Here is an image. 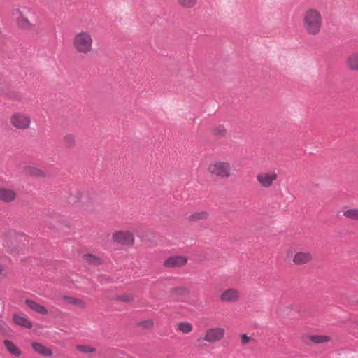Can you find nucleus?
Segmentation results:
<instances>
[{"instance_id": "1", "label": "nucleus", "mask_w": 358, "mask_h": 358, "mask_svg": "<svg viewBox=\"0 0 358 358\" xmlns=\"http://www.w3.org/2000/svg\"><path fill=\"white\" fill-rule=\"evenodd\" d=\"M324 17L317 8H308L301 15V25L304 32L310 36H316L321 34L323 28Z\"/></svg>"}, {"instance_id": "2", "label": "nucleus", "mask_w": 358, "mask_h": 358, "mask_svg": "<svg viewBox=\"0 0 358 358\" xmlns=\"http://www.w3.org/2000/svg\"><path fill=\"white\" fill-rule=\"evenodd\" d=\"M72 46L76 52L79 55L91 54L94 50V40L92 34L86 30L76 33L72 39Z\"/></svg>"}, {"instance_id": "3", "label": "nucleus", "mask_w": 358, "mask_h": 358, "mask_svg": "<svg viewBox=\"0 0 358 358\" xmlns=\"http://www.w3.org/2000/svg\"><path fill=\"white\" fill-rule=\"evenodd\" d=\"M32 13V10L29 8H13L10 10L12 20L15 22L17 27L22 30H30L34 24L29 19V15Z\"/></svg>"}, {"instance_id": "4", "label": "nucleus", "mask_w": 358, "mask_h": 358, "mask_svg": "<svg viewBox=\"0 0 358 358\" xmlns=\"http://www.w3.org/2000/svg\"><path fill=\"white\" fill-rule=\"evenodd\" d=\"M208 173L212 177L227 179L232 176V167L227 160H215L208 166Z\"/></svg>"}, {"instance_id": "5", "label": "nucleus", "mask_w": 358, "mask_h": 358, "mask_svg": "<svg viewBox=\"0 0 358 358\" xmlns=\"http://www.w3.org/2000/svg\"><path fill=\"white\" fill-rule=\"evenodd\" d=\"M75 197L80 206L87 211H92L96 205V196L88 190H78L75 193Z\"/></svg>"}, {"instance_id": "6", "label": "nucleus", "mask_w": 358, "mask_h": 358, "mask_svg": "<svg viewBox=\"0 0 358 358\" xmlns=\"http://www.w3.org/2000/svg\"><path fill=\"white\" fill-rule=\"evenodd\" d=\"M10 123L17 129L25 130L30 127L31 117L24 112H15L10 117Z\"/></svg>"}, {"instance_id": "7", "label": "nucleus", "mask_w": 358, "mask_h": 358, "mask_svg": "<svg viewBox=\"0 0 358 358\" xmlns=\"http://www.w3.org/2000/svg\"><path fill=\"white\" fill-rule=\"evenodd\" d=\"M219 299L224 303H236L241 299V292L236 287H228L220 292Z\"/></svg>"}, {"instance_id": "8", "label": "nucleus", "mask_w": 358, "mask_h": 358, "mask_svg": "<svg viewBox=\"0 0 358 358\" xmlns=\"http://www.w3.org/2000/svg\"><path fill=\"white\" fill-rule=\"evenodd\" d=\"M278 179V174L274 171L260 172L256 176L258 184L263 188H270Z\"/></svg>"}, {"instance_id": "9", "label": "nucleus", "mask_w": 358, "mask_h": 358, "mask_svg": "<svg viewBox=\"0 0 358 358\" xmlns=\"http://www.w3.org/2000/svg\"><path fill=\"white\" fill-rule=\"evenodd\" d=\"M226 331L223 327H212L206 330L203 339L209 343H215L222 341L225 336Z\"/></svg>"}, {"instance_id": "10", "label": "nucleus", "mask_w": 358, "mask_h": 358, "mask_svg": "<svg viewBox=\"0 0 358 358\" xmlns=\"http://www.w3.org/2000/svg\"><path fill=\"white\" fill-rule=\"evenodd\" d=\"M114 242L122 245H133L135 238L134 234L129 231H117L112 236Z\"/></svg>"}, {"instance_id": "11", "label": "nucleus", "mask_w": 358, "mask_h": 358, "mask_svg": "<svg viewBox=\"0 0 358 358\" xmlns=\"http://www.w3.org/2000/svg\"><path fill=\"white\" fill-rule=\"evenodd\" d=\"M187 258L183 255L170 256L163 262V266L166 268H178L185 266Z\"/></svg>"}, {"instance_id": "12", "label": "nucleus", "mask_w": 358, "mask_h": 358, "mask_svg": "<svg viewBox=\"0 0 358 358\" xmlns=\"http://www.w3.org/2000/svg\"><path fill=\"white\" fill-rule=\"evenodd\" d=\"M61 299L66 305L72 306L80 310H85L87 308L86 301L81 298L71 295H63L61 296Z\"/></svg>"}, {"instance_id": "13", "label": "nucleus", "mask_w": 358, "mask_h": 358, "mask_svg": "<svg viewBox=\"0 0 358 358\" xmlns=\"http://www.w3.org/2000/svg\"><path fill=\"white\" fill-rule=\"evenodd\" d=\"M313 259V254L309 251H299L293 257L292 262L296 266L310 263Z\"/></svg>"}, {"instance_id": "14", "label": "nucleus", "mask_w": 358, "mask_h": 358, "mask_svg": "<svg viewBox=\"0 0 358 358\" xmlns=\"http://www.w3.org/2000/svg\"><path fill=\"white\" fill-rule=\"evenodd\" d=\"M1 245L8 250V252L13 253L16 252V241L14 236L10 234H5L1 236Z\"/></svg>"}, {"instance_id": "15", "label": "nucleus", "mask_w": 358, "mask_h": 358, "mask_svg": "<svg viewBox=\"0 0 358 358\" xmlns=\"http://www.w3.org/2000/svg\"><path fill=\"white\" fill-rule=\"evenodd\" d=\"M210 217V213L207 210L194 211L186 217V221L189 223L205 221Z\"/></svg>"}, {"instance_id": "16", "label": "nucleus", "mask_w": 358, "mask_h": 358, "mask_svg": "<svg viewBox=\"0 0 358 358\" xmlns=\"http://www.w3.org/2000/svg\"><path fill=\"white\" fill-rule=\"evenodd\" d=\"M17 193L13 189L0 187V201L9 203L15 201Z\"/></svg>"}, {"instance_id": "17", "label": "nucleus", "mask_w": 358, "mask_h": 358, "mask_svg": "<svg viewBox=\"0 0 358 358\" xmlns=\"http://www.w3.org/2000/svg\"><path fill=\"white\" fill-rule=\"evenodd\" d=\"M25 304L33 311L41 314V315H47L48 314V309L43 305L37 303L36 301L31 299H26Z\"/></svg>"}, {"instance_id": "18", "label": "nucleus", "mask_w": 358, "mask_h": 358, "mask_svg": "<svg viewBox=\"0 0 358 358\" xmlns=\"http://www.w3.org/2000/svg\"><path fill=\"white\" fill-rule=\"evenodd\" d=\"M13 320L15 322V324L27 328L31 329L32 328V323L26 317H23L17 313H15L13 317Z\"/></svg>"}, {"instance_id": "19", "label": "nucleus", "mask_w": 358, "mask_h": 358, "mask_svg": "<svg viewBox=\"0 0 358 358\" xmlns=\"http://www.w3.org/2000/svg\"><path fill=\"white\" fill-rule=\"evenodd\" d=\"M24 172L27 175L33 177L43 178L46 176V173L43 170L34 166H26Z\"/></svg>"}, {"instance_id": "20", "label": "nucleus", "mask_w": 358, "mask_h": 358, "mask_svg": "<svg viewBox=\"0 0 358 358\" xmlns=\"http://www.w3.org/2000/svg\"><path fill=\"white\" fill-rule=\"evenodd\" d=\"M31 346L37 353L44 357H50L52 355V350L41 343H33Z\"/></svg>"}, {"instance_id": "21", "label": "nucleus", "mask_w": 358, "mask_h": 358, "mask_svg": "<svg viewBox=\"0 0 358 358\" xmlns=\"http://www.w3.org/2000/svg\"><path fill=\"white\" fill-rule=\"evenodd\" d=\"M346 66L350 70L358 71V52H354L347 57Z\"/></svg>"}, {"instance_id": "22", "label": "nucleus", "mask_w": 358, "mask_h": 358, "mask_svg": "<svg viewBox=\"0 0 358 358\" xmlns=\"http://www.w3.org/2000/svg\"><path fill=\"white\" fill-rule=\"evenodd\" d=\"M307 338L315 344L326 343L331 341V337L329 335H309Z\"/></svg>"}, {"instance_id": "23", "label": "nucleus", "mask_w": 358, "mask_h": 358, "mask_svg": "<svg viewBox=\"0 0 358 358\" xmlns=\"http://www.w3.org/2000/svg\"><path fill=\"white\" fill-rule=\"evenodd\" d=\"M170 293L175 296H185L189 294V289L185 286H179L172 288Z\"/></svg>"}, {"instance_id": "24", "label": "nucleus", "mask_w": 358, "mask_h": 358, "mask_svg": "<svg viewBox=\"0 0 358 358\" xmlns=\"http://www.w3.org/2000/svg\"><path fill=\"white\" fill-rule=\"evenodd\" d=\"M63 143L68 148H73L76 145V136L72 134H66L63 137Z\"/></svg>"}, {"instance_id": "25", "label": "nucleus", "mask_w": 358, "mask_h": 358, "mask_svg": "<svg viewBox=\"0 0 358 358\" xmlns=\"http://www.w3.org/2000/svg\"><path fill=\"white\" fill-rule=\"evenodd\" d=\"M4 344L7 350L13 355L19 357L21 355V351L13 342L6 340Z\"/></svg>"}, {"instance_id": "26", "label": "nucleus", "mask_w": 358, "mask_h": 358, "mask_svg": "<svg viewBox=\"0 0 358 358\" xmlns=\"http://www.w3.org/2000/svg\"><path fill=\"white\" fill-rule=\"evenodd\" d=\"M178 4L185 9H190L195 7L198 0H176Z\"/></svg>"}, {"instance_id": "27", "label": "nucleus", "mask_w": 358, "mask_h": 358, "mask_svg": "<svg viewBox=\"0 0 358 358\" xmlns=\"http://www.w3.org/2000/svg\"><path fill=\"white\" fill-rule=\"evenodd\" d=\"M83 259L86 262H87L90 264H92V265H99L101 263V259L99 257H97L94 255H92V254L84 255Z\"/></svg>"}, {"instance_id": "28", "label": "nucleus", "mask_w": 358, "mask_h": 358, "mask_svg": "<svg viewBox=\"0 0 358 358\" xmlns=\"http://www.w3.org/2000/svg\"><path fill=\"white\" fill-rule=\"evenodd\" d=\"M155 325V322L152 319H147L142 321H140L137 323V326L145 330H150L153 329Z\"/></svg>"}, {"instance_id": "29", "label": "nucleus", "mask_w": 358, "mask_h": 358, "mask_svg": "<svg viewBox=\"0 0 358 358\" xmlns=\"http://www.w3.org/2000/svg\"><path fill=\"white\" fill-rule=\"evenodd\" d=\"M343 215L350 220L358 221V208H349L343 210Z\"/></svg>"}, {"instance_id": "30", "label": "nucleus", "mask_w": 358, "mask_h": 358, "mask_svg": "<svg viewBox=\"0 0 358 358\" xmlns=\"http://www.w3.org/2000/svg\"><path fill=\"white\" fill-rule=\"evenodd\" d=\"M76 348L85 354L94 353L96 351V348L90 345H77Z\"/></svg>"}, {"instance_id": "31", "label": "nucleus", "mask_w": 358, "mask_h": 358, "mask_svg": "<svg viewBox=\"0 0 358 358\" xmlns=\"http://www.w3.org/2000/svg\"><path fill=\"white\" fill-rule=\"evenodd\" d=\"M212 134L217 137H224L227 135V129L222 125H218L213 128Z\"/></svg>"}, {"instance_id": "32", "label": "nucleus", "mask_w": 358, "mask_h": 358, "mask_svg": "<svg viewBox=\"0 0 358 358\" xmlns=\"http://www.w3.org/2000/svg\"><path fill=\"white\" fill-rule=\"evenodd\" d=\"M177 329L183 334H189L192 331V325L189 322H180L177 324Z\"/></svg>"}, {"instance_id": "33", "label": "nucleus", "mask_w": 358, "mask_h": 358, "mask_svg": "<svg viewBox=\"0 0 358 358\" xmlns=\"http://www.w3.org/2000/svg\"><path fill=\"white\" fill-rule=\"evenodd\" d=\"M117 299L127 303H131L134 301V296L131 294H124L119 295Z\"/></svg>"}, {"instance_id": "34", "label": "nucleus", "mask_w": 358, "mask_h": 358, "mask_svg": "<svg viewBox=\"0 0 358 358\" xmlns=\"http://www.w3.org/2000/svg\"><path fill=\"white\" fill-rule=\"evenodd\" d=\"M240 342L242 345H246L249 344L252 341V338L250 336H248L247 334H241L240 336Z\"/></svg>"}, {"instance_id": "35", "label": "nucleus", "mask_w": 358, "mask_h": 358, "mask_svg": "<svg viewBox=\"0 0 358 358\" xmlns=\"http://www.w3.org/2000/svg\"><path fill=\"white\" fill-rule=\"evenodd\" d=\"M3 270V266L0 265V274L2 273Z\"/></svg>"}, {"instance_id": "36", "label": "nucleus", "mask_w": 358, "mask_h": 358, "mask_svg": "<svg viewBox=\"0 0 358 358\" xmlns=\"http://www.w3.org/2000/svg\"><path fill=\"white\" fill-rule=\"evenodd\" d=\"M357 327H358V322L357 323Z\"/></svg>"}, {"instance_id": "37", "label": "nucleus", "mask_w": 358, "mask_h": 358, "mask_svg": "<svg viewBox=\"0 0 358 358\" xmlns=\"http://www.w3.org/2000/svg\"><path fill=\"white\" fill-rule=\"evenodd\" d=\"M357 304H358V301H357Z\"/></svg>"}]
</instances>
